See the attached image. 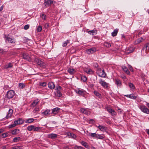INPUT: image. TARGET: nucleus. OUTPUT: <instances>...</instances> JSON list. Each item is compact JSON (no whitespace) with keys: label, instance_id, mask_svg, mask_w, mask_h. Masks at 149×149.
Returning a JSON list of instances; mask_svg holds the SVG:
<instances>
[{"label":"nucleus","instance_id":"34","mask_svg":"<svg viewBox=\"0 0 149 149\" xmlns=\"http://www.w3.org/2000/svg\"><path fill=\"white\" fill-rule=\"evenodd\" d=\"M50 110L47 109L44 112H43L42 113L44 114L45 115H47L49 114H51V113H50Z\"/></svg>","mask_w":149,"mask_h":149},{"label":"nucleus","instance_id":"40","mask_svg":"<svg viewBox=\"0 0 149 149\" xmlns=\"http://www.w3.org/2000/svg\"><path fill=\"white\" fill-rule=\"evenodd\" d=\"M74 149H85L84 147L81 146L76 145L74 147Z\"/></svg>","mask_w":149,"mask_h":149},{"label":"nucleus","instance_id":"2","mask_svg":"<svg viewBox=\"0 0 149 149\" xmlns=\"http://www.w3.org/2000/svg\"><path fill=\"white\" fill-rule=\"evenodd\" d=\"M139 108L143 113L149 114V109L146 107L144 105H140L139 107Z\"/></svg>","mask_w":149,"mask_h":149},{"label":"nucleus","instance_id":"35","mask_svg":"<svg viewBox=\"0 0 149 149\" xmlns=\"http://www.w3.org/2000/svg\"><path fill=\"white\" fill-rule=\"evenodd\" d=\"M145 38L143 39L142 37L138 39L136 41V44L140 43L142 41V40H144Z\"/></svg>","mask_w":149,"mask_h":149},{"label":"nucleus","instance_id":"22","mask_svg":"<svg viewBox=\"0 0 149 149\" xmlns=\"http://www.w3.org/2000/svg\"><path fill=\"white\" fill-rule=\"evenodd\" d=\"M80 143L82 145V146H84L85 148L88 149L89 148V146L87 142L84 141H82L81 142H80Z\"/></svg>","mask_w":149,"mask_h":149},{"label":"nucleus","instance_id":"27","mask_svg":"<svg viewBox=\"0 0 149 149\" xmlns=\"http://www.w3.org/2000/svg\"><path fill=\"white\" fill-rule=\"evenodd\" d=\"M19 132V130L18 129H15L13 130L11 132V133L13 135H16Z\"/></svg>","mask_w":149,"mask_h":149},{"label":"nucleus","instance_id":"62","mask_svg":"<svg viewBox=\"0 0 149 149\" xmlns=\"http://www.w3.org/2000/svg\"><path fill=\"white\" fill-rule=\"evenodd\" d=\"M122 38L123 40L125 38V36L124 34L121 35Z\"/></svg>","mask_w":149,"mask_h":149},{"label":"nucleus","instance_id":"43","mask_svg":"<svg viewBox=\"0 0 149 149\" xmlns=\"http://www.w3.org/2000/svg\"><path fill=\"white\" fill-rule=\"evenodd\" d=\"M20 138L19 137H15L13 139V141L14 142H17L20 140Z\"/></svg>","mask_w":149,"mask_h":149},{"label":"nucleus","instance_id":"64","mask_svg":"<svg viewBox=\"0 0 149 149\" xmlns=\"http://www.w3.org/2000/svg\"><path fill=\"white\" fill-rule=\"evenodd\" d=\"M146 131L148 134L149 135V129H146Z\"/></svg>","mask_w":149,"mask_h":149},{"label":"nucleus","instance_id":"15","mask_svg":"<svg viewBox=\"0 0 149 149\" xmlns=\"http://www.w3.org/2000/svg\"><path fill=\"white\" fill-rule=\"evenodd\" d=\"M15 124L16 125H18L22 124L24 123L23 120L21 118H19L18 120L14 121Z\"/></svg>","mask_w":149,"mask_h":149},{"label":"nucleus","instance_id":"31","mask_svg":"<svg viewBox=\"0 0 149 149\" xmlns=\"http://www.w3.org/2000/svg\"><path fill=\"white\" fill-rule=\"evenodd\" d=\"M34 120L33 118H28L25 121V122L26 123H30L33 122Z\"/></svg>","mask_w":149,"mask_h":149},{"label":"nucleus","instance_id":"50","mask_svg":"<svg viewBox=\"0 0 149 149\" xmlns=\"http://www.w3.org/2000/svg\"><path fill=\"white\" fill-rule=\"evenodd\" d=\"M16 126V125L14 123H14L13 124L9 125L8 126V127L9 128H13V127H15Z\"/></svg>","mask_w":149,"mask_h":149},{"label":"nucleus","instance_id":"63","mask_svg":"<svg viewBox=\"0 0 149 149\" xmlns=\"http://www.w3.org/2000/svg\"><path fill=\"white\" fill-rule=\"evenodd\" d=\"M3 6H1L0 8V12L2 11L3 9Z\"/></svg>","mask_w":149,"mask_h":149},{"label":"nucleus","instance_id":"29","mask_svg":"<svg viewBox=\"0 0 149 149\" xmlns=\"http://www.w3.org/2000/svg\"><path fill=\"white\" fill-rule=\"evenodd\" d=\"M118 29H116L114 30L111 33V35L112 36L114 37L116 36L117 34Z\"/></svg>","mask_w":149,"mask_h":149},{"label":"nucleus","instance_id":"49","mask_svg":"<svg viewBox=\"0 0 149 149\" xmlns=\"http://www.w3.org/2000/svg\"><path fill=\"white\" fill-rule=\"evenodd\" d=\"M56 95L57 97H60L62 96V94L60 92L57 91Z\"/></svg>","mask_w":149,"mask_h":149},{"label":"nucleus","instance_id":"11","mask_svg":"<svg viewBox=\"0 0 149 149\" xmlns=\"http://www.w3.org/2000/svg\"><path fill=\"white\" fill-rule=\"evenodd\" d=\"M107 111L109 113H111L112 116H114L116 114V112L114 110L110 108V107H106Z\"/></svg>","mask_w":149,"mask_h":149},{"label":"nucleus","instance_id":"28","mask_svg":"<svg viewBox=\"0 0 149 149\" xmlns=\"http://www.w3.org/2000/svg\"><path fill=\"white\" fill-rule=\"evenodd\" d=\"M134 50V49L133 48L130 47V48H127L126 51L127 53L129 54L132 52Z\"/></svg>","mask_w":149,"mask_h":149},{"label":"nucleus","instance_id":"32","mask_svg":"<svg viewBox=\"0 0 149 149\" xmlns=\"http://www.w3.org/2000/svg\"><path fill=\"white\" fill-rule=\"evenodd\" d=\"M88 74H90L93 73V72L91 69H86L84 70Z\"/></svg>","mask_w":149,"mask_h":149},{"label":"nucleus","instance_id":"13","mask_svg":"<svg viewBox=\"0 0 149 149\" xmlns=\"http://www.w3.org/2000/svg\"><path fill=\"white\" fill-rule=\"evenodd\" d=\"M123 95L125 96L132 99H135L137 97L134 93H132L130 95Z\"/></svg>","mask_w":149,"mask_h":149},{"label":"nucleus","instance_id":"17","mask_svg":"<svg viewBox=\"0 0 149 149\" xmlns=\"http://www.w3.org/2000/svg\"><path fill=\"white\" fill-rule=\"evenodd\" d=\"M121 68L123 70L124 72L127 74H130V72L126 67L124 65H123L121 66Z\"/></svg>","mask_w":149,"mask_h":149},{"label":"nucleus","instance_id":"26","mask_svg":"<svg viewBox=\"0 0 149 149\" xmlns=\"http://www.w3.org/2000/svg\"><path fill=\"white\" fill-rule=\"evenodd\" d=\"M97 127L102 131L104 132L106 130V127L104 126L99 125Z\"/></svg>","mask_w":149,"mask_h":149},{"label":"nucleus","instance_id":"48","mask_svg":"<svg viewBox=\"0 0 149 149\" xmlns=\"http://www.w3.org/2000/svg\"><path fill=\"white\" fill-rule=\"evenodd\" d=\"M13 149H22V146H16L13 147Z\"/></svg>","mask_w":149,"mask_h":149},{"label":"nucleus","instance_id":"55","mask_svg":"<svg viewBox=\"0 0 149 149\" xmlns=\"http://www.w3.org/2000/svg\"><path fill=\"white\" fill-rule=\"evenodd\" d=\"M29 27V24H26L24 27V29L25 30H27L28 29Z\"/></svg>","mask_w":149,"mask_h":149},{"label":"nucleus","instance_id":"46","mask_svg":"<svg viewBox=\"0 0 149 149\" xmlns=\"http://www.w3.org/2000/svg\"><path fill=\"white\" fill-rule=\"evenodd\" d=\"M6 51H5L3 49H0V54H3L6 53Z\"/></svg>","mask_w":149,"mask_h":149},{"label":"nucleus","instance_id":"16","mask_svg":"<svg viewBox=\"0 0 149 149\" xmlns=\"http://www.w3.org/2000/svg\"><path fill=\"white\" fill-rule=\"evenodd\" d=\"M60 109L58 107H56L52 109V113L51 114H56L59 112V111Z\"/></svg>","mask_w":149,"mask_h":149},{"label":"nucleus","instance_id":"58","mask_svg":"<svg viewBox=\"0 0 149 149\" xmlns=\"http://www.w3.org/2000/svg\"><path fill=\"white\" fill-rule=\"evenodd\" d=\"M39 108L38 107H36L34 109V111H39Z\"/></svg>","mask_w":149,"mask_h":149},{"label":"nucleus","instance_id":"59","mask_svg":"<svg viewBox=\"0 0 149 149\" xmlns=\"http://www.w3.org/2000/svg\"><path fill=\"white\" fill-rule=\"evenodd\" d=\"M129 69L130 71H131L132 72L133 71V68L131 66L129 65Z\"/></svg>","mask_w":149,"mask_h":149},{"label":"nucleus","instance_id":"61","mask_svg":"<svg viewBox=\"0 0 149 149\" xmlns=\"http://www.w3.org/2000/svg\"><path fill=\"white\" fill-rule=\"evenodd\" d=\"M4 130L3 129H0V134L3 132H4Z\"/></svg>","mask_w":149,"mask_h":149},{"label":"nucleus","instance_id":"51","mask_svg":"<svg viewBox=\"0 0 149 149\" xmlns=\"http://www.w3.org/2000/svg\"><path fill=\"white\" fill-rule=\"evenodd\" d=\"M47 83L46 82H41L39 83V85L40 86H45L46 85Z\"/></svg>","mask_w":149,"mask_h":149},{"label":"nucleus","instance_id":"24","mask_svg":"<svg viewBox=\"0 0 149 149\" xmlns=\"http://www.w3.org/2000/svg\"><path fill=\"white\" fill-rule=\"evenodd\" d=\"M68 71L70 74H73L75 73L76 71L72 68H70L68 70Z\"/></svg>","mask_w":149,"mask_h":149},{"label":"nucleus","instance_id":"33","mask_svg":"<svg viewBox=\"0 0 149 149\" xmlns=\"http://www.w3.org/2000/svg\"><path fill=\"white\" fill-rule=\"evenodd\" d=\"M34 126L33 125H31L29 126H28L27 127L26 129L29 131H31L33 130L34 128Z\"/></svg>","mask_w":149,"mask_h":149},{"label":"nucleus","instance_id":"36","mask_svg":"<svg viewBox=\"0 0 149 149\" xmlns=\"http://www.w3.org/2000/svg\"><path fill=\"white\" fill-rule=\"evenodd\" d=\"M95 95L98 98H100L101 97V95L97 91H95L94 92Z\"/></svg>","mask_w":149,"mask_h":149},{"label":"nucleus","instance_id":"47","mask_svg":"<svg viewBox=\"0 0 149 149\" xmlns=\"http://www.w3.org/2000/svg\"><path fill=\"white\" fill-rule=\"evenodd\" d=\"M81 79L84 82H85L87 80L86 77L84 76H83L81 77Z\"/></svg>","mask_w":149,"mask_h":149},{"label":"nucleus","instance_id":"12","mask_svg":"<svg viewBox=\"0 0 149 149\" xmlns=\"http://www.w3.org/2000/svg\"><path fill=\"white\" fill-rule=\"evenodd\" d=\"M13 113V111L12 109H10L9 110L8 113L7 112V115L5 117L6 119H7L9 118H11Z\"/></svg>","mask_w":149,"mask_h":149},{"label":"nucleus","instance_id":"41","mask_svg":"<svg viewBox=\"0 0 149 149\" xmlns=\"http://www.w3.org/2000/svg\"><path fill=\"white\" fill-rule=\"evenodd\" d=\"M89 136L95 138H96L97 134L95 133H89Z\"/></svg>","mask_w":149,"mask_h":149},{"label":"nucleus","instance_id":"8","mask_svg":"<svg viewBox=\"0 0 149 149\" xmlns=\"http://www.w3.org/2000/svg\"><path fill=\"white\" fill-rule=\"evenodd\" d=\"M96 51V49L95 47H93L86 50V52L88 54H92Z\"/></svg>","mask_w":149,"mask_h":149},{"label":"nucleus","instance_id":"45","mask_svg":"<svg viewBox=\"0 0 149 149\" xmlns=\"http://www.w3.org/2000/svg\"><path fill=\"white\" fill-rule=\"evenodd\" d=\"M42 29V26H38L37 28V31L38 32H40Z\"/></svg>","mask_w":149,"mask_h":149},{"label":"nucleus","instance_id":"14","mask_svg":"<svg viewBox=\"0 0 149 149\" xmlns=\"http://www.w3.org/2000/svg\"><path fill=\"white\" fill-rule=\"evenodd\" d=\"M39 102V100L38 99H36L34 100L32 103L30 104L31 107H34L38 104Z\"/></svg>","mask_w":149,"mask_h":149},{"label":"nucleus","instance_id":"7","mask_svg":"<svg viewBox=\"0 0 149 149\" xmlns=\"http://www.w3.org/2000/svg\"><path fill=\"white\" fill-rule=\"evenodd\" d=\"M22 57L23 59L29 61H31L30 57L27 53H23L22 55Z\"/></svg>","mask_w":149,"mask_h":149},{"label":"nucleus","instance_id":"6","mask_svg":"<svg viewBox=\"0 0 149 149\" xmlns=\"http://www.w3.org/2000/svg\"><path fill=\"white\" fill-rule=\"evenodd\" d=\"M81 112L87 115H89L90 114L91 112L89 111L87 108H82L80 109Z\"/></svg>","mask_w":149,"mask_h":149},{"label":"nucleus","instance_id":"52","mask_svg":"<svg viewBox=\"0 0 149 149\" xmlns=\"http://www.w3.org/2000/svg\"><path fill=\"white\" fill-rule=\"evenodd\" d=\"M41 129V128L39 127H34V128L33 129V130L34 131H38Z\"/></svg>","mask_w":149,"mask_h":149},{"label":"nucleus","instance_id":"18","mask_svg":"<svg viewBox=\"0 0 149 149\" xmlns=\"http://www.w3.org/2000/svg\"><path fill=\"white\" fill-rule=\"evenodd\" d=\"M58 136L57 134H55L51 133L48 135V137L52 139H54L56 138Z\"/></svg>","mask_w":149,"mask_h":149},{"label":"nucleus","instance_id":"25","mask_svg":"<svg viewBox=\"0 0 149 149\" xmlns=\"http://www.w3.org/2000/svg\"><path fill=\"white\" fill-rule=\"evenodd\" d=\"M48 87L51 89H54L55 88L54 84L52 82L49 83L48 84Z\"/></svg>","mask_w":149,"mask_h":149},{"label":"nucleus","instance_id":"3","mask_svg":"<svg viewBox=\"0 0 149 149\" xmlns=\"http://www.w3.org/2000/svg\"><path fill=\"white\" fill-rule=\"evenodd\" d=\"M34 62L40 66L43 67L45 66V64L44 62L37 58H35Z\"/></svg>","mask_w":149,"mask_h":149},{"label":"nucleus","instance_id":"37","mask_svg":"<svg viewBox=\"0 0 149 149\" xmlns=\"http://www.w3.org/2000/svg\"><path fill=\"white\" fill-rule=\"evenodd\" d=\"M104 45L107 48H109L111 46L110 43L107 42H105L104 44Z\"/></svg>","mask_w":149,"mask_h":149},{"label":"nucleus","instance_id":"38","mask_svg":"<svg viewBox=\"0 0 149 149\" xmlns=\"http://www.w3.org/2000/svg\"><path fill=\"white\" fill-rule=\"evenodd\" d=\"M13 66V64L11 63H9L8 65H6L5 66V68L7 69L8 68H12Z\"/></svg>","mask_w":149,"mask_h":149},{"label":"nucleus","instance_id":"5","mask_svg":"<svg viewBox=\"0 0 149 149\" xmlns=\"http://www.w3.org/2000/svg\"><path fill=\"white\" fill-rule=\"evenodd\" d=\"M97 73L98 74V76L101 77H105L106 74L104 70H101V69H98L97 70Z\"/></svg>","mask_w":149,"mask_h":149},{"label":"nucleus","instance_id":"56","mask_svg":"<svg viewBox=\"0 0 149 149\" xmlns=\"http://www.w3.org/2000/svg\"><path fill=\"white\" fill-rule=\"evenodd\" d=\"M41 17L43 20H45L46 19V15L45 14H42L41 16Z\"/></svg>","mask_w":149,"mask_h":149},{"label":"nucleus","instance_id":"44","mask_svg":"<svg viewBox=\"0 0 149 149\" xmlns=\"http://www.w3.org/2000/svg\"><path fill=\"white\" fill-rule=\"evenodd\" d=\"M96 138L98 139H102L104 138V137L100 134H98L97 135Z\"/></svg>","mask_w":149,"mask_h":149},{"label":"nucleus","instance_id":"57","mask_svg":"<svg viewBox=\"0 0 149 149\" xmlns=\"http://www.w3.org/2000/svg\"><path fill=\"white\" fill-rule=\"evenodd\" d=\"M67 44L66 42V41H65L63 43V44L62 45V46L63 47H65L67 46Z\"/></svg>","mask_w":149,"mask_h":149},{"label":"nucleus","instance_id":"42","mask_svg":"<svg viewBox=\"0 0 149 149\" xmlns=\"http://www.w3.org/2000/svg\"><path fill=\"white\" fill-rule=\"evenodd\" d=\"M8 135V134L6 132L2 134L1 135V137L3 138H5L7 137Z\"/></svg>","mask_w":149,"mask_h":149},{"label":"nucleus","instance_id":"54","mask_svg":"<svg viewBox=\"0 0 149 149\" xmlns=\"http://www.w3.org/2000/svg\"><path fill=\"white\" fill-rule=\"evenodd\" d=\"M71 134V137L73 139H75L76 137V135L73 133L70 134Z\"/></svg>","mask_w":149,"mask_h":149},{"label":"nucleus","instance_id":"19","mask_svg":"<svg viewBox=\"0 0 149 149\" xmlns=\"http://www.w3.org/2000/svg\"><path fill=\"white\" fill-rule=\"evenodd\" d=\"M86 32L92 36H95L97 34V31L95 29L89 31H87Z\"/></svg>","mask_w":149,"mask_h":149},{"label":"nucleus","instance_id":"30","mask_svg":"<svg viewBox=\"0 0 149 149\" xmlns=\"http://www.w3.org/2000/svg\"><path fill=\"white\" fill-rule=\"evenodd\" d=\"M129 86L130 88V89L132 91H133L135 89V87L134 85L132 83H129Z\"/></svg>","mask_w":149,"mask_h":149},{"label":"nucleus","instance_id":"4","mask_svg":"<svg viewBox=\"0 0 149 149\" xmlns=\"http://www.w3.org/2000/svg\"><path fill=\"white\" fill-rule=\"evenodd\" d=\"M99 83L104 88H107L109 86V83H107L102 79H100L99 80Z\"/></svg>","mask_w":149,"mask_h":149},{"label":"nucleus","instance_id":"10","mask_svg":"<svg viewBox=\"0 0 149 149\" xmlns=\"http://www.w3.org/2000/svg\"><path fill=\"white\" fill-rule=\"evenodd\" d=\"M76 92L79 95H83L85 94V92L83 89L78 88L76 90Z\"/></svg>","mask_w":149,"mask_h":149},{"label":"nucleus","instance_id":"60","mask_svg":"<svg viewBox=\"0 0 149 149\" xmlns=\"http://www.w3.org/2000/svg\"><path fill=\"white\" fill-rule=\"evenodd\" d=\"M89 121L92 123H94L95 122L94 120L93 119H90Z\"/></svg>","mask_w":149,"mask_h":149},{"label":"nucleus","instance_id":"53","mask_svg":"<svg viewBox=\"0 0 149 149\" xmlns=\"http://www.w3.org/2000/svg\"><path fill=\"white\" fill-rule=\"evenodd\" d=\"M56 88L57 91L61 92L62 90V87L60 86H58Z\"/></svg>","mask_w":149,"mask_h":149},{"label":"nucleus","instance_id":"20","mask_svg":"<svg viewBox=\"0 0 149 149\" xmlns=\"http://www.w3.org/2000/svg\"><path fill=\"white\" fill-rule=\"evenodd\" d=\"M115 83L118 87H120L122 84L121 80L118 79H116L115 80Z\"/></svg>","mask_w":149,"mask_h":149},{"label":"nucleus","instance_id":"9","mask_svg":"<svg viewBox=\"0 0 149 149\" xmlns=\"http://www.w3.org/2000/svg\"><path fill=\"white\" fill-rule=\"evenodd\" d=\"M142 51H145L146 53L149 52V44L147 43L144 45L142 50Z\"/></svg>","mask_w":149,"mask_h":149},{"label":"nucleus","instance_id":"39","mask_svg":"<svg viewBox=\"0 0 149 149\" xmlns=\"http://www.w3.org/2000/svg\"><path fill=\"white\" fill-rule=\"evenodd\" d=\"M25 86V85L23 83H19V87L20 89H23Z\"/></svg>","mask_w":149,"mask_h":149},{"label":"nucleus","instance_id":"1","mask_svg":"<svg viewBox=\"0 0 149 149\" xmlns=\"http://www.w3.org/2000/svg\"><path fill=\"white\" fill-rule=\"evenodd\" d=\"M15 94V91L13 90H9L7 92V97L8 99L11 98L13 97Z\"/></svg>","mask_w":149,"mask_h":149},{"label":"nucleus","instance_id":"23","mask_svg":"<svg viewBox=\"0 0 149 149\" xmlns=\"http://www.w3.org/2000/svg\"><path fill=\"white\" fill-rule=\"evenodd\" d=\"M6 40L8 41V42L11 43H14L15 42V40L13 39H12L11 38L8 37H6Z\"/></svg>","mask_w":149,"mask_h":149},{"label":"nucleus","instance_id":"21","mask_svg":"<svg viewBox=\"0 0 149 149\" xmlns=\"http://www.w3.org/2000/svg\"><path fill=\"white\" fill-rule=\"evenodd\" d=\"M52 0H47L45 2L44 4L46 7H47L49 6L53 3Z\"/></svg>","mask_w":149,"mask_h":149}]
</instances>
